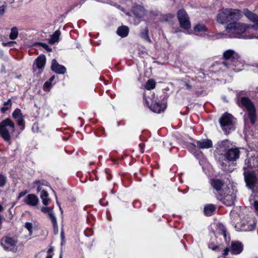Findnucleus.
<instances>
[{
	"label": "nucleus",
	"mask_w": 258,
	"mask_h": 258,
	"mask_svg": "<svg viewBox=\"0 0 258 258\" xmlns=\"http://www.w3.org/2000/svg\"><path fill=\"white\" fill-rule=\"evenodd\" d=\"M46 258H52V256L51 255H48Z\"/></svg>",
	"instance_id": "864d4df0"
},
{
	"label": "nucleus",
	"mask_w": 258,
	"mask_h": 258,
	"mask_svg": "<svg viewBox=\"0 0 258 258\" xmlns=\"http://www.w3.org/2000/svg\"><path fill=\"white\" fill-rule=\"evenodd\" d=\"M36 45H39L44 48L47 51L50 52L52 51V49L50 48L48 45L45 43L38 42L35 44Z\"/></svg>",
	"instance_id": "c9c22d12"
},
{
	"label": "nucleus",
	"mask_w": 258,
	"mask_h": 258,
	"mask_svg": "<svg viewBox=\"0 0 258 258\" xmlns=\"http://www.w3.org/2000/svg\"><path fill=\"white\" fill-rule=\"evenodd\" d=\"M7 180V177L5 175L0 174V187L5 185Z\"/></svg>",
	"instance_id": "e433bc0d"
},
{
	"label": "nucleus",
	"mask_w": 258,
	"mask_h": 258,
	"mask_svg": "<svg viewBox=\"0 0 258 258\" xmlns=\"http://www.w3.org/2000/svg\"><path fill=\"white\" fill-rule=\"evenodd\" d=\"M229 141L228 140L222 141L219 144V146L220 148H223L225 149L226 148L227 144H229Z\"/></svg>",
	"instance_id": "58836bf2"
},
{
	"label": "nucleus",
	"mask_w": 258,
	"mask_h": 258,
	"mask_svg": "<svg viewBox=\"0 0 258 258\" xmlns=\"http://www.w3.org/2000/svg\"><path fill=\"white\" fill-rule=\"evenodd\" d=\"M144 99L145 104L150 108V109L157 113H160L164 111L166 108L165 104L160 103L157 101L155 99L154 94H152L151 97H147L145 95L144 96Z\"/></svg>",
	"instance_id": "423d86ee"
},
{
	"label": "nucleus",
	"mask_w": 258,
	"mask_h": 258,
	"mask_svg": "<svg viewBox=\"0 0 258 258\" xmlns=\"http://www.w3.org/2000/svg\"><path fill=\"white\" fill-rule=\"evenodd\" d=\"M218 230L220 235L223 236L226 243L229 242V237H227V231L225 227L222 224H219L218 225Z\"/></svg>",
	"instance_id": "393cba45"
},
{
	"label": "nucleus",
	"mask_w": 258,
	"mask_h": 258,
	"mask_svg": "<svg viewBox=\"0 0 258 258\" xmlns=\"http://www.w3.org/2000/svg\"><path fill=\"white\" fill-rule=\"evenodd\" d=\"M243 61L239 56V58L235 60L234 61H233V62L227 68L235 72H239L243 69Z\"/></svg>",
	"instance_id": "dca6fc26"
},
{
	"label": "nucleus",
	"mask_w": 258,
	"mask_h": 258,
	"mask_svg": "<svg viewBox=\"0 0 258 258\" xmlns=\"http://www.w3.org/2000/svg\"><path fill=\"white\" fill-rule=\"evenodd\" d=\"M54 78H55L54 76H52V77H51V78L49 79V82H51V81H52L54 79Z\"/></svg>",
	"instance_id": "09e8293b"
},
{
	"label": "nucleus",
	"mask_w": 258,
	"mask_h": 258,
	"mask_svg": "<svg viewBox=\"0 0 258 258\" xmlns=\"http://www.w3.org/2000/svg\"><path fill=\"white\" fill-rule=\"evenodd\" d=\"M41 210L43 213L47 214L48 217L50 219L51 223L53 225V229L55 231H58V225L57 220L53 212L52 209L50 207H43L41 208Z\"/></svg>",
	"instance_id": "ddd939ff"
},
{
	"label": "nucleus",
	"mask_w": 258,
	"mask_h": 258,
	"mask_svg": "<svg viewBox=\"0 0 258 258\" xmlns=\"http://www.w3.org/2000/svg\"><path fill=\"white\" fill-rule=\"evenodd\" d=\"M241 16L242 13L238 10L225 9L219 12L217 19L218 22L221 24H230L239 20Z\"/></svg>",
	"instance_id": "7ed1b4c3"
},
{
	"label": "nucleus",
	"mask_w": 258,
	"mask_h": 258,
	"mask_svg": "<svg viewBox=\"0 0 258 258\" xmlns=\"http://www.w3.org/2000/svg\"><path fill=\"white\" fill-rule=\"evenodd\" d=\"M194 31L197 35L204 36L207 34L208 29L204 25L197 24L194 27Z\"/></svg>",
	"instance_id": "5701e85b"
},
{
	"label": "nucleus",
	"mask_w": 258,
	"mask_h": 258,
	"mask_svg": "<svg viewBox=\"0 0 258 258\" xmlns=\"http://www.w3.org/2000/svg\"><path fill=\"white\" fill-rule=\"evenodd\" d=\"M49 251H51V250L50 249H49L48 250V252H49Z\"/></svg>",
	"instance_id": "4d7b16f0"
},
{
	"label": "nucleus",
	"mask_w": 258,
	"mask_h": 258,
	"mask_svg": "<svg viewBox=\"0 0 258 258\" xmlns=\"http://www.w3.org/2000/svg\"><path fill=\"white\" fill-rule=\"evenodd\" d=\"M197 146L199 149H209L212 147L213 143L210 139H203L196 142Z\"/></svg>",
	"instance_id": "4be33fe9"
},
{
	"label": "nucleus",
	"mask_w": 258,
	"mask_h": 258,
	"mask_svg": "<svg viewBox=\"0 0 258 258\" xmlns=\"http://www.w3.org/2000/svg\"><path fill=\"white\" fill-rule=\"evenodd\" d=\"M16 43L15 41H10L7 43H3V45L4 46H11L12 44Z\"/></svg>",
	"instance_id": "a18cd8bd"
},
{
	"label": "nucleus",
	"mask_w": 258,
	"mask_h": 258,
	"mask_svg": "<svg viewBox=\"0 0 258 258\" xmlns=\"http://www.w3.org/2000/svg\"><path fill=\"white\" fill-rule=\"evenodd\" d=\"M61 237L62 239H63L64 238V234H63V231H61Z\"/></svg>",
	"instance_id": "8fccbe9b"
},
{
	"label": "nucleus",
	"mask_w": 258,
	"mask_h": 258,
	"mask_svg": "<svg viewBox=\"0 0 258 258\" xmlns=\"http://www.w3.org/2000/svg\"><path fill=\"white\" fill-rule=\"evenodd\" d=\"M243 245L239 241H232L230 246V251L233 254H238L242 252Z\"/></svg>",
	"instance_id": "a211bd4d"
},
{
	"label": "nucleus",
	"mask_w": 258,
	"mask_h": 258,
	"mask_svg": "<svg viewBox=\"0 0 258 258\" xmlns=\"http://www.w3.org/2000/svg\"><path fill=\"white\" fill-rule=\"evenodd\" d=\"M220 123L222 129L226 134H229L235 129L234 117L230 114H224L220 119Z\"/></svg>",
	"instance_id": "6e6552de"
},
{
	"label": "nucleus",
	"mask_w": 258,
	"mask_h": 258,
	"mask_svg": "<svg viewBox=\"0 0 258 258\" xmlns=\"http://www.w3.org/2000/svg\"><path fill=\"white\" fill-rule=\"evenodd\" d=\"M24 202L27 205L34 207L39 203V199L35 195L31 194L25 198Z\"/></svg>",
	"instance_id": "2eb2a0df"
},
{
	"label": "nucleus",
	"mask_w": 258,
	"mask_h": 258,
	"mask_svg": "<svg viewBox=\"0 0 258 258\" xmlns=\"http://www.w3.org/2000/svg\"><path fill=\"white\" fill-rule=\"evenodd\" d=\"M226 158L229 161H235L239 157V151L238 148H231L225 153Z\"/></svg>",
	"instance_id": "4468645a"
},
{
	"label": "nucleus",
	"mask_w": 258,
	"mask_h": 258,
	"mask_svg": "<svg viewBox=\"0 0 258 258\" xmlns=\"http://www.w3.org/2000/svg\"><path fill=\"white\" fill-rule=\"evenodd\" d=\"M33 70H34V72L36 71V69H35L34 67H33Z\"/></svg>",
	"instance_id": "6e6d98bb"
},
{
	"label": "nucleus",
	"mask_w": 258,
	"mask_h": 258,
	"mask_svg": "<svg viewBox=\"0 0 258 258\" xmlns=\"http://www.w3.org/2000/svg\"><path fill=\"white\" fill-rule=\"evenodd\" d=\"M26 194V192H25V191H23V192H20L18 198L20 199L21 198L24 196Z\"/></svg>",
	"instance_id": "49530a36"
},
{
	"label": "nucleus",
	"mask_w": 258,
	"mask_h": 258,
	"mask_svg": "<svg viewBox=\"0 0 258 258\" xmlns=\"http://www.w3.org/2000/svg\"><path fill=\"white\" fill-rule=\"evenodd\" d=\"M238 209L236 208L231 211L230 213V217L231 219L233 221V223H235L236 222V220L238 219L239 216V215H237Z\"/></svg>",
	"instance_id": "f704fd0d"
},
{
	"label": "nucleus",
	"mask_w": 258,
	"mask_h": 258,
	"mask_svg": "<svg viewBox=\"0 0 258 258\" xmlns=\"http://www.w3.org/2000/svg\"><path fill=\"white\" fill-rule=\"evenodd\" d=\"M229 251H230V247H227L224 249L222 254L224 256H226L228 254Z\"/></svg>",
	"instance_id": "37998d69"
},
{
	"label": "nucleus",
	"mask_w": 258,
	"mask_h": 258,
	"mask_svg": "<svg viewBox=\"0 0 258 258\" xmlns=\"http://www.w3.org/2000/svg\"><path fill=\"white\" fill-rule=\"evenodd\" d=\"M11 106L12 101L11 99H9L7 102H5L4 106L1 108V112L3 113H5L9 108L11 107Z\"/></svg>",
	"instance_id": "473e14b6"
},
{
	"label": "nucleus",
	"mask_w": 258,
	"mask_h": 258,
	"mask_svg": "<svg viewBox=\"0 0 258 258\" xmlns=\"http://www.w3.org/2000/svg\"><path fill=\"white\" fill-rule=\"evenodd\" d=\"M155 82L152 79L149 80L146 83L145 87L147 90H150L155 87Z\"/></svg>",
	"instance_id": "2f4dec72"
},
{
	"label": "nucleus",
	"mask_w": 258,
	"mask_h": 258,
	"mask_svg": "<svg viewBox=\"0 0 258 258\" xmlns=\"http://www.w3.org/2000/svg\"><path fill=\"white\" fill-rule=\"evenodd\" d=\"M243 170L247 185L253 192H257L254 196L251 195L249 201L251 208L258 215V157L252 156L246 159Z\"/></svg>",
	"instance_id": "f257e3e1"
},
{
	"label": "nucleus",
	"mask_w": 258,
	"mask_h": 258,
	"mask_svg": "<svg viewBox=\"0 0 258 258\" xmlns=\"http://www.w3.org/2000/svg\"><path fill=\"white\" fill-rule=\"evenodd\" d=\"M40 197L44 205L47 206L50 203L51 200L48 198V193L46 190H43Z\"/></svg>",
	"instance_id": "a878e982"
},
{
	"label": "nucleus",
	"mask_w": 258,
	"mask_h": 258,
	"mask_svg": "<svg viewBox=\"0 0 258 258\" xmlns=\"http://www.w3.org/2000/svg\"><path fill=\"white\" fill-rule=\"evenodd\" d=\"M222 195H218L217 198L227 206H232L236 199L235 191L232 185L227 186Z\"/></svg>",
	"instance_id": "0eeeda50"
},
{
	"label": "nucleus",
	"mask_w": 258,
	"mask_h": 258,
	"mask_svg": "<svg viewBox=\"0 0 258 258\" xmlns=\"http://www.w3.org/2000/svg\"><path fill=\"white\" fill-rule=\"evenodd\" d=\"M255 223L254 220H252V222L249 223L247 222V224H242V229L244 231H251L255 228Z\"/></svg>",
	"instance_id": "c756f323"
},
{
	"label": "nucleus",
	"mask_w": 258,
	"mask_h": 258,
	"mask_svg": "<svg viewBox=\"0 0 258 258\" xmlns=\"http://www.w3.org/2000/svg\"><path fill=\"white\" fill-rule=\"evenodd\" d=\"M192 146H194V147H195V146H196V145H194V144H192Z\"/></svg>",
	"instance_id": "13d9d810"
},
{
	"label": "nucleus",
	"mask_w": 258,
	"mask_h": 258,
	"mask_svg": "<svg viewBox=\"0 0 258 258\" xmlns=\"http://www.w3.org/2000/svg\"><path fill=\"white\" fill-rule=\"evenodd\" d=\"M60 35V31L59 30L55 31V32L50 36V38L48 41L49 43L51 44H54V43L58 42Z\"/></svg>",
	"instance_id": "c85d7f7f"
},
{
	"label": "nucleus",
	"mask_w": 258,
	"mask_h": 258,
	"mask_svg": "<svg viewBox=\"0 0 258 258\" xmlns=\"http://www.w3.org/2000/svg\"><path fill=\"white\" fill-rule=\"evenodd\" d=\"M59 258H62V252H60V254L59 255Z\"/></svg>",
	"instance_id": "3c124183"
},
{
	"label": "nucleus",
	"mask_w": 258,
	"mask_h": 258,
	"mask_svg": "<svg viewBox=\"0 0 258 258\" xmlns=\"http://www.w3.org/2000/svg\"><path fill=\"white\" fill-rule=\"evenodd\" d=\"M211 185L215 190L214 193L217 195H222L223 191H225L227 188V186H230L231 184L225 185L222 180L219 179L213 178L211 180Z\"/></svg>",
	"instance_id": "1a4fd4ad"
},
{
	"label": "nucleus",
	"mask_w": 258,
	"mask_h": 258,
	"mask_svg": "<svg viewBox=\"0 0 258 258\" xmlns=\"http://www.w3.org/2000/svg\"><path fill=\"white\" fill-rule=\"evenodd\" d=\"M216 209V206L213 204H208L205 206L204 213L206 216H209L213 214Z\"/></svg>",
	"instance_id": "cd10ccee"
},
{
	"label": "nucleus",
	"mask_w": 258,
	"mask_h": 258,
	"mask_svg": "<svg viewBox=\"0 0 258 258\" xmlns=\"http://www.w3.org/2000/svg\"><path fill=\"white\" fill-rule=\"evenodd\" d=\"M223 58L224 61L223 63L227 68L231 65L235 60L239 58V55L233 50L229 49L223 53Z\"/></svg>",
	"instance_id": "9d476101"
},
{
	"label": "nucleus",
	"mask_w": 258,
	"mask_h": 258,
	"mask_svg": "<svg viewBox=\"0 0 258 258\" xmlns=\"http://www.w3.org/2000/svg\"><path fill=\"white\" fill-rule=\"evenodd\" d=\"M51 68L53 72L57 74H63L66 72V68L58 64L57 61L54 59L52 60Z\"/></svg>",
	"instance_id": "f3484780"
},
{
	"label": "nucleus",
	"mask_w": 258,
	"mask_h": 258,
	"mask_svg": "<svg viewBox=\"0 0 258 258\" xmlns=\"http://www.w3.org/2000/svg\"><path fill=\"white\" fill-rule=\"evenodd\" d=\"M12 116L14 118L17 119V124L19 126H22V130L24 129V121L23 116L21 111L19 109H16L13 112Z\"/></svg>",
	"instance_id": "6ab92c4d"
},
{
	"label": "nucleus",
	"mask_w": 258,
	"mask_h": 258,
	"mask_svg": "<svg viewBox=\"0 0 258 258\" xmlns=\"http://www.w3.org/2000/svg\"><path fill=\"white\" fill-rule=\"evenodd\" d=\"M239 106L247 112V117L251 124L255 123L256 119L255 108L252 101L247 97H243L240 99Z\"/></svg>",
	"instance_id": "39448f33"
},
{
	"label": "nucleus",
	"mask_w": 258,
	"mask_h": 258,
	"mask_svg": "<svg viewBox=\"0 0 258 258\" xmlns=\"http://www.w3.org/2000/svg\"><path fill=\"white\" fill-rule=\"evenodd\" d=\"M219 258H220V257H219Z\"/></svg>",
	"instance_id": "bf43d9fd"
},
{
	"label": "nucleus",
	"mask_w": 258,
	"mask_h": 258,
	"mask_svg": "<svg viewBox=\"0 0 258 258\" xmlns=\"http://www.w3.org/2000/svg\"><path fill=\"white\" fill-rule=\"evenodd\" d=\"M25 227L28 229V230L29 231L30 233H31L32 232V224L31 223L29 222H26L25 224Z\"/></svg>",
	"instance_id": "ea45409f"
},
{
	"label": "nucleus",
	"mask_w": 258,
	"mask_h": 258,
	"mask_svg": "<svg viewBox=\"0 0 258 258\" xmlns=\"http://www.w3.org/2000/svg\"><path fill=\"white\" fill-rule=\"evenodd\" d=\"M3 210V207L0 205V211H2Z\"/></svg>",
	"instance_id": "603ef678"
},
{
	"label": "nucleus",
	"mask_w": 258,
	"mask_h": 258,
	"mask_svg": "<svg viewBox=\"0 0 258 258\" xmlns=\"http://www.w3.org/2000/svg\"><path fill=\"white\" fill-rule=\"evenodd\" d=\"M244 15L251 21L258 24V16L249 11L248 9L244 10Z\"/></svg>",
	"instance_id": "b1692460"
},
{
	"label": "nucleus",
	"mask_w": 258,
	"mask_h": 258,
	"mask_svg": "<svg viewBox=\"0 0 258 258\" xmlns=\"http://www.w3.org/2000/svg\"><path fill=\"white\" fill-rule=\"evenodd\" d=\"M51 82L49 81H47L44 83L43 87L44 89H46V88H50L51 87Z\"/></svg>",
	"instance_id": "c03bdc74"
},
{
	"label": "nucleus",
	"mask_w": 258,
	"mask_h": 258,
	"mask_svg": "<svg viewBox=\"0 0 258 258\" xmlns=\"http://www.w3.org/2000/svg\"><path fill=\"white\" fill-rule=\"evenodd\" d=\"M7 6L5 4L0 5V17L3 16L6 11Z\"/></svg>",
	"instance_id": "4c0bfd02"
},
{
	"label": "nucleus",
	"mask_w": 258,
	"mask_h": 258,
	"mask_svg": "<svg viewBox=\"0 0 258 258\" xmlns=\"http://www.w3.org/2000/svg\"><path fill=\"white\" fill-rule=\"evenodd\" d=\"M186 87H187V89H189L190 88V86L189 85H188V84H186Z\"/></svg>",
	"instance_id": "5fc2aeb1"
},
{
	"label": "nucleus",
	"mask_w": 258,
	"mask_h": 258,
	"mask_svg": "<svg viewBox=\"0 0 258 258\" xmlns=\"http://www.w3.org/2000/svg\"><path fill=\"white\" fill-rule=\"evenodd\" d=\"M15 131L14 123L9 118L0 122V136L7 142L11 140V136Z\"/></svg>",
	"instance_id": "20e7f679"
},
{
	"label": "nucleus",
	"mask_w": 258,
	"mask_h": 258,
	"mask_svg": "<svg viewBox=\"0 0 258 258\" xmlns=\"http://www.w3.org/2000/svg\"><path fill=\"white\" fill-rule=\"evenodd\" d=\"M208 247L209 248L212 249L213 250H216L219 248V246L215 244L213 242H210L209 243Z\"/></svg>",
	"instance_id": "a19ab883"
},
{
	"label": "nucleus",
	"mask_w": 258,
	"mask_h": 258,
	"mask_svg": "<svg viewBox=\"0 0 258 258\" xmlns=\"http://www.w3.org/2000/svg\"><path fill=\"white\" fill-rule=\"evenodd\" d=\"M133 14L137 18H143L146 15L145 9L140 5L135 6L133 7L132 10Z\"/></svg>",
	"instance_id": "aec40b11"
},
{
	"label": "nucleus",
	"mask_w": 258,
	"mask_h": 258,
	"mask_svg": "<svg viewBox=\"0 0 258 258\" xmlns=\"http://www.w3.org/2000/svg\"><path fill=\"white\" fill-rule=\"evenodd\" d=\"M177 17L180 26L185 29H188L190 27V23L188 16L184 10H179L177 13Z\"/></svg>",
	"instance_id": "f8f14e48"
},
{
	"label": "nucleus",
	"mask_w": 258,
	"mask_h": 258,
	"mask_svg": "<svg viewBox=\"0 0 258 258\" xmlns=\"http://www.w3.org/2000/svg\"><path fill=\"white\" fill-rule=\"evenodd\" d=\"M17 243L14 238L10 237H4L1 241V245L6 251H14Z\"/></svg>",
	"instance_id": "9b49d317"
},
{
	"label": "nucleus",
	"mask_w": 258,
	"mask_h": 258,
	"mask_svg": "<svg viewBox=\"0 0 258 258\" xmlns=\"http://www.w3.org/2000/svg\"><path fill=\"white\" fill-rule=\"evenodd\" d=\"M36 67L38 69V73L40 74L44 68L46 62V57L44 55H39L35 61Z\"/></svg>",
	"instance_id": "412c9836"
},
{
	"label": "nucleus",
	"mask_w": 258,
	"mask_h": 258,
	"mask_svg": "<svg viewBox=\"0 0 258 258\" xmlns=\"http://www.w3.org/2000/svg\"><path fill=\"white\" fill-rule=\"evenodd\" d=\"M117 34L121 37H125L127 36L129 32V29L126 26H122L117 30Z\"/></svg>",
	"instance_id": "bb28decb"
},
{
	"label": "nucleus",
	"mask_w": 258,
	"mask_h": 258,
	"mask_svg": "<svg viewBox=\"0 0 258 258\" xmlns=\"http://www.w3.org/2000/svg\"><path fill=\"white\" fill-rule=\"evenodd\" d=\"M141 36L142 38L149 42V43H151V40L149 38L148 35V29L147 27H146L144 30V32H142L141 33Z\"/></svg>",
	"instance_id": "72a5a7b5"
},
{
	"label": "nucleus",
	"mask_w": 258,
	"mask_h": 258,
	"mask_svg": "<svg viewBox=\"0 0 258 258\" xmlns=\"http://www.w3.org/2000/svg\"><path fill=\"white\" fill-rule=\"evenodd\" d=\"M18 36V30L17 28L14 27L11 29L9 37L12 40L16 39Z\"/></svg>",
	"instance_id": "7c9ffc66"
},
{
	"label": "nucleus",
	"mask_w": 258,
	"mask_h": 258,
	"mask_svg": "<svg viewBox=\"0 0 258 258\" xmlns=\"http://www.w3.org/2000/svg\"><path fill=\"white\" fill-rule=\"evenodd\" d=\"M38 186H37V191H38V192H39V191H40L41 190V186L40 185H39V184H38Z\"/></svg>",
	"instance_id": "de8ad7c7"
},
{
	"label": "nucleus",
	"mask_w": 258,
	"mask_h": 258,
	"mask_svg": "<svg viewBox=\"0 0 258 258\" xmlns=\"http://www.w3.org/2000/svg\"><path fill=\"white\" fill-rule=\"evenodd\" d=\"M45 183H46L45 181L43 180H37L34 182V184H39V185H40L41 186L46 185Z\"/></svg>",
	"instance_id": "79ce46f5"
},
{
	"label": "nucleus",
	"mask_w": 258,
	"mask_h": 258,
	"mask_svg": "<svg viewBox=\"0 0 258 258\" xmlns=\"http://www.w3.org/2000/svg\"><path fill=\"white\" fill-rule=\"evenodd\" d=\"M257 29V25L246 26L236 21L228 24L226 27V31L230 37L243 39L258 38V33L254 32Z\"/></svg>",
	"instance_id": "f03ea898"
}]
</instances>
